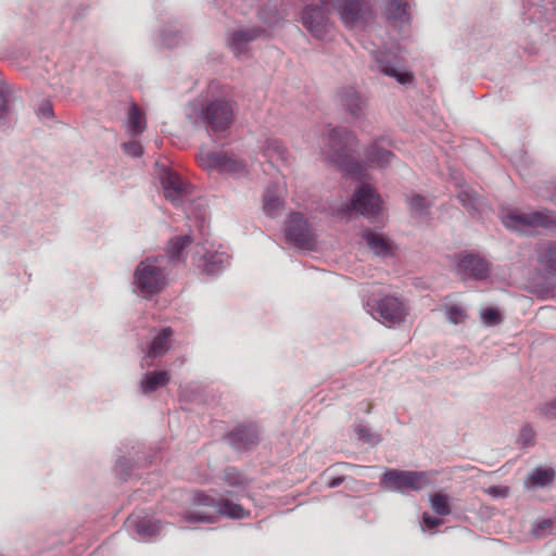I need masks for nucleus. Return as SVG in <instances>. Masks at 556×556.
Masks as SVG:
<instances>
[{
    "instance_id": "obj_1",
    "label": "nucleus",
    "mask_w": 556,
    "mask_h": 556,
    "mask_svg": "<svg viewBox=\"0 0 556 556\" xmlns=\"http://www.w3.org/2000/svg\"><path fill=\"white\" fill-rule=\"evenodd\" d=\"M323 141L327 147V159L337 165L340 170L353 177H361L364 167L358 161L356 150L357 138L346 127L327 126L323 132Z\"/></svg>"
},
{
    "instance_id": "obj_2",
    "label": "nucleus",
    "mask_w": 556,
    "mask_h": 556,
    "mask_svg": "<svg viewBox=\"0 0 556 556\" xmlns=\"http://www.w3.org/2000/svg\"><path fill=\"white\" fill-rule=\"evenodd\" d=\"M235 116L233 103L227 99L194 100L186 110V117L194 126H203L214 134L230 128Z\"/></svg>"
},
{
    "instance_id": "obj_3",
    "label": "nucleus",
    "mask_w": 556,
    "mask_h": 556,
    "mask_svg": "<svg viewBox=\"0 0 556 556\" xmlns=\"http://www.w3.org/2000/svg\"><path fill=\"white\" fill-rule=\"evenodd\" d=\"M166 262L164 255L147 256L140 261L132 275L134 292L146 300L161 293L167 285Z\"/></svg>"
},
{
    "instance_id": "obj_4",
    "label": "nucleus",
    "mask_w": 556,
    "mask_h": 556,
    "mask_svg": "<svg viewBox=\"0 0 556 556\" xmlns=\"http://www.w3.org/2000/svg\"><path fill=\"white\" fill-rule=\"evenodd\" d=\"M336 12L349 29H365L377 17L376 0H319Z\"/></svg>"
},
{
    "instance_id": "obj_5",
    "label": "nucleus",
    "mask_w": 556,
    "mask_h": 556,
    "mask_svg": "<svg viewBox=\"0 0 556 556\" xmlns=\"http://www.w3.org/2000/svg\"><path fill=\"white\" fill-rule=\"evenodd\" d=\"M368 285L362 287L363 304L368 314L383 324L393 326L404 321L407 314L404 303L396 296L369 294Z\"/></svg>"
},
{
    "instance_id": "obj_6",
    "label": "nucleus",
    "mask_w": 556,
    "mask_h": 556,
    "mask_svg": "<svg viewBox=\"0 0 556 556\" xmlns=\"http://www.w3.org/2000/svg\"><path fill=\"white\" fill-rule=\"evenodd\" d=\"M430 484L425 471L388 469L380 479V485L387 491L408 494L426 489Z\"/></svg>"
},
{
    "instance_id": "obj_7",
    "label": "nucleus",
    "mask_w": 556,
    "mask_h": 556,
    "mask_svg": "<svg viewBox=\"0 0 556 556\" xmlns=\"http://www.w3.org/2000/svg\"><path fill=\"white\" fill-rule=\"evenodd\" d=\"M371 67L382 75L393 78L401 85H408L413 81V73L407 70L404 60L392 50H374L371 51Z\"/></svg>"
},
{
    "instance_id": "obj_8",
    "label": "nucleus",
    "mask_w": 556,
    "mask_h": 556,
    "mask_svg": "<svg viewBox=\"0 0 556 556\" xmlns=\"http://www.w3.org/2000/svg\"><path fill=\"white\" fill-rule=\"evenodd\" d=\"M506 228L527 231L530 228H544L556 232V214L553 211L510 212L503 217Z\"/></svg>"
},
{
    "instance_id": "obj_9",
    "label": "nucleus",
    "mask_w": 556,
    "mask_h": 556,
    "mask_svg": "<svg viewBox=\"0 0 556 556\" xmlns=\"http://www.w3.org/2000/svg\"><path fill=\"white\" fill-rule=\"evenodd\" d=\"M218 515L230 519H244L250 516V511L244 509L242 505L235 503L230 496L219 497L215 514H208L205 510L192 509L186 511L181 519L190 523H214L218 519Z\"/></svg>"
},
{
    "instance_id": "obj_10",
    "label": "nucleus",
    "mask_w": 556,
    "mask_h": 556,
    "mask_svg": "<svg viewBox=\"0 0 556 556\" xmlns=\"http://www.w3.org/2000/svg\"><path fill=\"white\" fill-rule=\"evenodd\" d=\"M285 237L288 243L300 250L313 251L316 237L308 220L300 212L289 214L285 224Z\"/></svg>"
},
{
    "instance_id": "obj_11",
    "label": "nucleus",
    "mask_w": 556,
    "mask_h": 556,
    "mask_svg": "<svg viewBox=\"0 0 556 556\" xmlns=\"http://www.w3.org/2000/svg\"><path fill=\"white\" fill-rule=\"evenodd\" d=\"M155 165L165 199L175 206H182L192 193V186L173 169L159 163Z\"/></svg>"
},
{
    "instance_id": "obj_12",
    "label": "nucleus",
    "mask_w": 556,
    "mask_h": 556,
    "mask_svg": "<svg viewBox=\"0 0 556 556\" xmlns=\"http://www.w3.org/2000/svg\"><path fill=\"white\" fill-rule=\"evenodd\" d=\"M328 5L319 3L306 4L300 11L302 26L316 39H324L329 31L330 17Z\"/></svg>"
},
{
    "instance_id": "obj_13",
    "label": "nucleus",
    "mask_w": 556,
    "mask_h": 556,
    "mask_svg": "<svg viewBox=\"0 0 556 556\" xmlns=\"http://www.w3.org/2000/svg\"><path fill=\"white\" fill-rule=\"evenodd\" d=\"M198 162L202 168L217 170L220 174L241 177L248 173L242 162L224 152H201Z\"/></svg>"
},
{
    "instance_id": "obj_14",
    "label": "nucleus",
    "mask_w": 556,
    "mask_h": 556,
    "mask_svg": "<svg viewBox=\"0 0 556 556\" xmlns=\"http://www.w3.org/2000/svg\"><path fill=\"white\" fill-rule=\"evenodd\" d=\"M349 208L367 218H372L380 212V195L369 185L361 184L351 198Z\"/></svg>"
},
{
    "instance_id": "obj_15",
    "label": "nucleus",
    "mask_w": 556,
    "mask_h": 556,
    "mask_svg": "<svg viewBox=\"0 0 556 556\" xmlns=\"http://www.w3.org/2000/svg\"><path fill=\"white\" fill-rule=\"evenodd\" d=\"M382 15L387 23L405 36L412 23L408 0H384Z\"/></svg>"
},
{
    "instance_id": "obj_16",
    "label": "nucleus",
    "mask_w": 556,
    "mask_h": 556,
    "mask_svg": "<svg viewBox=\"0 0 556 556\" xmlns=\"http://www.w3.org/2000/svg\"><path fill=\"white\" fill-rule=\"evenodd\" d=\"M490 263L475 253H462L457 257V270L463 278L484 280L490 275Z\"/></svg>"
},
{
    "instance_id": "obj_17",
    "label": "nucleus",
    "mask_w": 556,
    "mask_h": 556,
    "mask_svg": "<svg viewBox=\"0 0 556 556\" xmlns=\"http://www.w3.org/2000/svg\"><path fill=\"white\" fill-rule=\"evenodd\" d=\"M337 102L353 119L365 117L366 99L353 86H342L337 90Z\"/></svg>"
},
{
    "instance_id": "obj_18",
    "label": "nucleus",
    "mask_w": 556,
    "mask_h": 556,
    "mask_svg": "<svg viewBox=\"0 0 556 556\" xmlns=\"http://www.w3.org/2000/svg\"><path fill=\"white\" fill-rule=\"evenodd\" d=\"M134 539L140 542H152L161 533L162 522L148 516H131L126 523Z\"/></svg>"
},
{
    "instance_id": "obj_19",
    "label": "nucleus",
    "mask_w": 556,
    "mask_h": 556,
    "mask_svg": "<svg viewBox=\"0 0 556 556\" xmlns=\"http://www.w3.org/2000/svg\"><path fill=\"white\" fill-rule=\"evenodd\" d=\"M226 439L236 451H248L258 444L260 429L253 422L241 424L233 428Z\"/></svg>"
},
{
    "instance_id": "obj_20",
    "label": "nucleus",
    "mask_w": 556,
    "mask_h": 556,
    "mask_svg": "<svg viewBox=\"0 0 556 556\" xmlns=\"http://www.w3.org/2000/svg\"><path fill=\"white\" fill-rule=\"evenodd\" d=\"M151 41L157 48L175 49L184 42V33L177 22H167L151 34Z\"/></svg>"
},
{
    "instance_id": "obj_21",
    "label": "nucleus",
    "mask_w": 556,
    "mask_h": 556,
    "mask_svg": "<svg viewBox=\"0 0 556 556\" xmlns=\"http://www.w3.org/2000/svg\"><path fill=\"white\" fill-rule=\"evenodd\" d=\"M394 159L395 155L390 150V141L384 138L372 141L365 151L366 163L378 168L388 167Z\"/></svg>"
},
{
    "instance_id": "obj_22",
    "label": "nucleus",
    "mask_w": 556,
    "mask_h": 556,
    "mask_svg": "<svg viewBox=\"0 0 556 556\" xmlns=\"http://www.w3.org/2000/svg\"><path fill=\"white\" fill-rule=\"evenodd\" d=\"M222 480L227 489L225 494L239 500L244 496L250 479L236 467L228 466L224 469Z\"/></svg>"
},
{
    "instance_id": "obj_23",
    "label": "nucleus",
    "mask_w": 556,
    "mask_h": 556,
    "mask_svg": "<svg viewBox=\"0 0 556 556\" xmlns=\"http://www.w3.org/2000/svg\"><path fill=\"white\" fill-rule=\"evenodd\" d=\"M265 34L266 30L258 26L238 29L231 33L228 45L236 56L241 58L247 53L248 45Z\"/></svg>"
},
{
    "instance_id": "obj_24",
    "label": "nucleus",
    "mask_w": 556,
    "mask_h": 556,
    "mask_svg": "<svg viewBox=\"0 0 556 556\" xmlns=\"http://www.w3.org/2000/svg\"><path fill=\"white\" fill-rule=\"evenodd\" d=\"M229 265V255L224 251H205L199 261L198 267L207 276L215 277L222 274Z\"/></svg>"
},
{
    "instance_id": "obj_25",
    "label": "nucleus",
    "mask_w": 556,
    "mask_h": 556,
    "mask_svg": "<svg viewBox=\"0 0 556 556\" xmlns=\"http://www.w3.org/2000/svg\"><path fill=\"white\" fill-rule=\"evenodd\" d=\"M536 257L542 269L556 278V241L541 243L536 249Z\"/></svg>"
},
{
    "instance_id": "obj_26",
    "label": "nucleus",
    "mask_w": 556,
    "mask_h": 556,
    "mask_svg": "<svg viewBox=\"0 0 556 556\" xmlns=\"http://www.w3.org/2000/svg\"><path fill=\"white\" fill-rule=\"evenodd\" d=\"M363 239L375 255L382 257L391 255V242L381 233L372 230H365L363 232Z\"/></svg>"
},
{
    "instance_id": "obj_27",
    "label": "nucleus",
    "mask_w": 556,
    "mask_h": 556,
    "mask_svg": "<svg viewBox=\"0 0 556 556\" xmlns=\"http://www.w3.org/2000/svg\"><path fill=\"white\" fill-rule=\"evenodd\" d=\"M172 336V328H162L151 340L147 350V357L156 358L165 354L169 349V339Z\"/></svg>"
},
{
    "instance_id": "obj_28",
    "label": "nucleus",
    "mask_w": 556,
    "mask_h": 556,
    "mask_svg": "<svg viewBox=\"0 0 556 556\" xmlns=\"http://www.w3.org/2000/svg\"><path fill=\"white\" fill-rule=\"evenodd\" d=\"M170 378L167 371H148L140 381V390L143 394H150L165 387Z\"/></svg>"
},
{
    "instance_id": "obj_29",
    "label": "nucleus",
    "mask_w": 556,
    "mask_h": 556,
    "mask_svg": "<svg viewBox=\"0 0 556 556\" xmlns=\"http://www.w3.org/2000/svg\"><path fill=\"white\" fill-rule=\"evenodd\" d=\"M14 111L9 99V89L4 84H0V127L10 128L14 124Z\"/></svg>"
},
{
    "instance_id": "obj_30",
    "label": "nucleus",
    "mask_w": 556,
    "mask_h": 556,
    "mask_svg": "<svg viewBox=\"0 0 556 556\" xmlns=\"http://www.w3.org/2000/svg\"><path fill=\"white\" fill-rule=\"evenodd\" d=\"M147 127L146 115L137 104H131L127 116V130L131 137L141 135Z\"/></svg>"
},
{
    "instance_id": "obj_31",
    "label": "nucleus",
    "mask_w": 556,
    "mask_h": 556,
    "mask_svg": "<svg viewBox=\"0 0 556 556\" xmlns=\"http://www.w3.org/2000/svg\"><path fill=\"white\" fill-rule=\"evenodd\" d=\"M264 156L268 159L271 164L288 162V152L278 139H267L264 146Z\"/></svg>"
},
{
    "instance_id": "obj_32",
    "label": "nucleus",
    "mask_w": 556,
    "mask_h": 556,
    "mask_svg": "<svg viewBox=\"0 0 556 556\" xmlns=\"http://www.w3.org/2000/svg\"><path fill=\"white\" fill-rule=\"evenodd\" d=\"M457 198L469 212H478L483 203L482 198L469 187L462 188Z\"/></svg>"
},
{
    "instance_id": "obj_33",
    "label": "nucleus",
    "mask_w": 556,
    "mask_h": 556,
    "mask_svg": "<svg viewBox=\"0 0 556 556\" xmlns=\"http://www.w3.org/2000/svg\"><path fill=\"white\" fill-rule=\"evenodd\" d=\"M191 243V237L186 236H178L173 238L167 245V255L172 261H178L184 250Z\"/></svg>"
},
{
    "instance_id": "obj_34",
    "label": "nucleus",
    "mask_w": 556,
    "mask_h": 556,
    "mask_svg": "<svg viewBox=\"0 0 556 556\" xmlns=\"http://www.w3.org/2000/svg\"><path fill=\"white\" fill-rule=\"evenodd\" d=\"M555 472L553 469L536 468L529 475L532 486H546L553 482Z\"/></svg>"
},
{
    "instance_id": "obj_35",
    "label": "nucleus",
    "mask_w": 556,
    "mask_h": 556,
    "mask_svg": "<svg viewBox=\"0 0 556 556\" xmlns=\"http://www.w3.org/2000/svg\"><path fill=\"white\" fill-rule=\"evenodd\" d=\"M430 504L432 510L439 516H447L452 511L446 494L435 493L430 497Z\"/></svg>"
},
{
    "instance_id": "obj_36",
    "label": "nucleus",
    "mask_w": 556,
    "mask_h": 556,
    "mask_svg": "<svg viewBox=\"0 0 556 556\" xmlns=\"http://www.w3.org/2000/svg\"><path fill=\"white\" fill-rule=\"evenodd\" d=\"M354 433L363 443L376 445L381 441L380 435L371 432V430L364 424L355 425Z\"/></svg>"
},
{
    "instance_id": "obj_37",
    "label": "nucleus",
    "mask_w": 556,
    "mask_h": 556,
    "mask_svg": "<svg viewBox=\"0 0 556 556\" xmlns=\"http://www.w3.org/2000/svg\"><path fill=\"white\" fill-rule=\"evenodd\" d=\"M218 502H219V498L211 496L202 491L195 492L193 495V500H192V503L195 506L212 508L213 510L207 511L208 514L216 513Z\"/></svg>"
},
{
    "instance_id": "obj_38",
    "label": "nucleus",
    "mask_w": 556,
    "mask_h": 556,
    "mask_svg": "<svg viewBox=\"0 0 556 556\" xmlns=\"http://www.w3.org/2000/svg\"><path fill=\"white\" fill-rule=\"evenodd\" d=\"M257 17L264 24L274 26L279 21V13L276 7L266 4L257 11Z\"/></svg>"
},
{
    "instance_id": "obj_39",
    "label": "nucleus",
    "mask_w": 556,
    "mask_h": 556,
    "mask_svg": "<svg viewBox=\"0 0 556 556\" xmlns=\"http://www.w3.org/2000/svg\"><path fill=\"white\" fill-rule=\"evenodd\" d=\"M281 207V201L275 194L267 192L264 195L263 210L271 218L276 217Z\"/></svg>"
},
{
    "instance_id": "obj_40",
    "label": "nucleus",
    "mask_w": 556,
    "mask_h": 556,
    "mask_svg": "<svg viewBox=\"0 0 556 556\" xmlns=\"http://www.w3.org/2000/svg\"><path fill=\"white\" fill-rule=\"evenodd\" d=\"M480 317L484 326L493 327L502 323L503 318L497 308L486 307L480 312Z\"/></svg>"
},
{
    "instance_id": "obj_41",
    "label": "nucleus",
    "mask_w": 556,
    "mask_h": 556,
    "mask_svg": "<svg viewBox=\"0 0 556 556\" xmlns=\"http://www.w3.org/2000/svg\"><path fill=\"white\" fill-rule=\"evenodd\" d=\"M553 530V520L551 518L540 519L532 523L531 533L535 538H543Z\"/></svg>"
},
{
    "instance_id": "obj_42",
    "label": "nucleus",
    "mask_w": 556,
    "mask_h": 556,
    "mask_svg": "<svg viewBox=\"0 0 556 556\" xmlns=\"http://www.w3.org/2000/svg\"><path fill=\"white\" fill-rule=\"evenodd\" d=\"M445 317L452 324H459L466 318V313L464 308L459 305H446L444 307Z\"/></svg>"
},
{
    "instance_id": "obj_43",
    "label": "nucleus",
    "mask_w": 556,
    "mask_h": 556,
    "mask_svg": "<svg viewBox=\"0 0 556 556\" xmlns=\"http://www.w3.org/2000/svg\"><path fill=\"white\" fill-rule=\"evenodd\" d=\"M409 210L416 215H424L429 206L428 200L420 195L415 194L408 201Z\"/></svg>"
},
{
    "instance_id": "obj_44",
    "label": "nucleus",
    "mask_w": 556,
    "mask_h": 556,
    "mask_svg": "<svg viewBox=\"0 0 556 556\" xmlns=\"http://www.w3.org/2000/svg\"><path fill=\"white\" fill-rule=\"evenodd\" d=\"M132 468V460L125 456H122L116 460L115 471L117 476L123 480H126L130 476Z\"/></svg>"
},
{
    "instance_id": "obj_45",
    "label": "nucleus",
    "mask_w": 556,
    "mask_h": 556,
    "mask_svg": "<svg viewBox=\"0 0 556 556\" xmlns=\"http://www.w3.org/2000/svg\"><path fill=\"white\" fill-rule=\"evenodd\" d=\"M534 437H535L534 430L532 429V427L529 424H527L520 429V433H519L517 442L523 448L529 447V446L533 445Z\"/></svg>"
},
{
    "instance_id": "obj_46",
    "label": "nucleus",
    "mask_w": 556,
    "mask_h": 556,
    "mask_svg": "<svg viewBox=\"0 0 556 556\" xmlns=\"http://www.w3.org/2000/svg\"><path fill=\"white\" fill-rule=\"evenodd\" d=\"M540 414L549 420L556 419V397L539 407Z\"/></svg>"
},
{
    "instance_id": "obj_47",
    "label": "nucleus",
    "mask_w": 556,
    "mask_h": 556,
    "mask_svg": "<svg viewBox=\"0 0 556 556\" xmlns=\"http://www.w3.org/2000/svg\"><path fill=\"white\" fill-rule=\"evenodd\" d=\"M123 150L127 155L139 157L143 153V148L138 141H128L123 143Z\"/></svg>"
},
{
    "instance_id": "obj_48",
    "label": "nucleus",
    "mask_w": 556,
    "mask_h": 556,
    "mask_svg": "<svg viewBox=\"0 0 556 556\" xmlns=\"http://www.w3.org/2000/svg\"><path fill=\"white\" fill-rule=\"evenodd\" d=\"M422 523L427 529H434L442 525V520L438 517L430 515L429 513H424Z\"/></svg>"
},
{
    "instance_id": "obj_49",
    "label": "nucleus",
    "mask_w": 556,
    "mask_h": 556,
    "mask_svg": "<svg viewBox=\"0 0 556 556\" xmlns=\"http://www.w3.org/2000/svg\"><path fill=\"white\" fill-rule=\"evenodd\" d=\"M38 114L43 118H52L53 117L52 104L49 101L41 102L38 108Z\"/></svg>"
},
{
    "instance_id": "obj_50",
    "label": "nucleus",
    "mask_w": 556,
    "mask_h": 556,
    "mask_svg": "<svg viewBox=\"0 0 556 556\" xmlns=\"http://www.w3.org/2000/svg\"><path fill=\"white\" fill-rule=\"evenodd\" d=\"M508 493V490L507 488H501V486H492L490 488V494L494 495V496H506Z\"/></svg>"
},
{
    "instance_id": "obj_51",
    "label": "nucleus",
    "mask_w": 556,
    "mask_h": 556,
    "mask_svg": "<svg viewBox=\"0 0 556 556\" xmlns=\"http://www.w3.org/2000/svg\"><path fill=\"white\" fill-rule=\"evenodd\" d=\"M344 481V477L343 476H340V477H334L332 479H330L326 485L330 489H333V488H337L339 486L342 482Z\"/></svg>"
}]
</instances>
